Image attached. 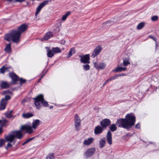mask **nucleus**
I'll return each mask as SVG.
<instances>
[{
    "label": "nucleus",
    "mask_w": 159,
    "mask_h": 159,
    "mask_svg": "<svg viewBox=\"0 0 159 159\" xmlns=\"http://www.w3.org/2000/svg\"><path fill=\"white\" fill-rule=\"evenodd\" d=\"M105 141L103 140H101L99 142L100 148H103L105 145Z\"/></svg>",
    "instance_id": "c9c22d12"
},
{
    "label": "nucleus",
    "mask_w": 159,
    "mask_h": 159,
    "mask_svg": "<svg viewBox=\"0 0 159 159\" xmlns=\"http://www.w3.org/2000/svg\"><path fill=\"white\" fill-rule=\"evenodd\" d=\"M34 138V137H32L30 138H29L27 139L26 141H25V142H24L22 144V145H24L25 144L27 143H28L29 142L31 141Z\"/></svg>",
    "instance_id": "a19ab883"
},
{
    "label": "nucleus",
    "mask_w": 159,
    "mask_h": 159,
    "mask_svg": "<svg viewBox=\"0 0 159 159\" xmlns=\"http://www.w3.org/2000/svg\"><path fill=\"white\" fill-rule=\"evenodd\" d=\"M51 0H46L43 1L41 3L36 9L35 12V15H37L39 13L41 9L44 6L46 5H47L49 2H51Z\"/></svg>",
    "instance_id": "0eeeda50"
},
{
    "label": "nucleus",
    "mask_w": 159,
    "mask_h": 159,
    "mask_svg": "<svg viewBox=\"0 0 159 159\" xmlns=\"http://www.w3.org/2000/svg\"><path fill=\"white\" fill-rule=\"evenodd\" d=\"M107 83V82H106V81L105 83L103 84V86H104Z\"/></svg>",
    "instance_id": "6e6d98bb"
},
{
    "label": "nucleus",
    "mask_w": 159,
    "mask_h": 159,
    "mask_svg": "<svg viewBox=\"0 0 159 159\" xmlns=\"http://www.w3.org/2000/svg\"><path fill=\"white\" fill-rule=\"evenodd\" d=\"M0 85L2 89H4L8 88L10 87V84L6 82L2 81L0 83Z\"/></svg>",
    "instance_id": "5701e85b"
},
{
    "label": "nucleus",
    "mask_w": 159,
    "mask_h": 159,
    "mask_svg": "<svg viewBox=\"0 0 159 159\" xmlns=\"http://www.w3.org/2000/svg\"><path fill=\"white\" fill-rule=\"evenodd\" d=\"M2 132V128L1 127H0V134Z\"/></svg>",
    "instance_id": "864d4df0"
},
{
    "label": "nucleus",
    "mask_w": 159,
    "mask_h": 159,
    "mask_svg": "<svg viewBox=\"0 0 159 159\" xmlns=\"http://www.w3.org/2000/svg\"><path fill=\"white\" fill-rule=\"evenodd\" d=\"M103 128L99 125L95 127L94 129V133L96 135L101 134L103 131Z\"/></svg>",
    "instance_id": "f8f14e48"
},
{
    "label": "nucleus",
    "mask_w": 159,
    "mask_h": 159,
    "mask_svg": "<svg viewBox=\"0 0 159 159\" xmlns=\"http://www.w3.org/2000/svg\"><path fill=\"white\" fill-rule=\"evenodd\" d=\"M111 80H115L116 78V75H115V76H114V77H111Z\"/></svg>",
    "instance_id": "3c124183"
},
{
    "label": "nucleus",
    "mask_w": 159,
    "mask_h": 159,
    "mask_svg": "<svg viewBox=\"0 0 159 159\" xmlns=\"http://www.w3.org/2000/svg\"><path fill=\"white\" fill-rule=\"evenodd\" d=\"M9 76L12 80V84H16V82L18 81L19 78L18 76L13 72L9 73Z\"/></svg>",
    "instance_id": "ddd939ff"
},
{
    "label": "nucleus",
    "mask_w": 159,
    "mask_h": 159,
    "mask_svg": "<svg viewBox=\"0 0 159 159\" xmlns=\"http://www.w3.org/2000/svg\"><path fill=\"white\" fill-rule=\"evenodd\" d=\"M116 77H118V76H121L120 74H118V75H116Z\"/></svg>",
    "instance_id": "4d7b16f0"
},
{
    "label": "nucleus",
    "mask_w": 159,
    "mask_h": 159,
    "mask_svg": "<svg viewBox=\"0 0 159 159\" xmlns=\"http://www.w3.org/2000/svg\"><path fill=\"white\" fill-rule=\"evenodd\" d=\"M135 122V117L132 114H128L125 118L118 119L116 124L118 127L128 129L134 125Z\"/></svg>",
    "instance_id": "f257e3e1"
},
{
    "label": "nucleus",
    "mask_w": 159,
    "mask_h": 159,
    "mask_svg": "<svg viewBox=\"0 0 159 159\" xmlns=\"http://www.w3.org/2000/svg\"><path fill=\"white\" fill-rule=\"evenodd\" d=\"M74 122L75 129L77 131H78L80 129L81 124L80 119L77 114L75 115Z\"/></svg>",
    "instance_id": "39448f33"
},
{
    "label": "nucleus",
    "mask_w": 159,
    "mask_h": 159,
    "mask_svg": "<svg viewBox=\"0 0 159 159\" xmlns=\"http://www.w3.org/2000/svg\"><path fill=\"white\" fill-rule=\"evenodd\" d=\"M40 121L39 120L37 119L34 120L32 124V126L33 129H36L40 125Z\"/></svg>",
    "instance_id": "6ab92c4d"
},
{
    "label": "nucleus",
    "mask_w": 159,
    "mask_h": 159,
    "mask_svg": "<svg viewBox=\"0 0 159 159\" xmlns=\"http://www.w3.org/2000/svg\"><path fill=\"white\" fill-rule=\"evenodd\" d=\"M149 37L150 38L152 39L154 41H155L156 42V38L154 37H153V36H152V35H150L149 36Z\"/></svg>",
    "instance_id": "de8ad7c7"
},
{
    "label": "nucleus",
    "mask_w": 159,
    "mask_h": 159,
    "mask_svg": "<svg viewBox=\"0 0 159 159\" xmlns=\"http://www.w3.org/2000/svg\"><path fill=\"white\" fill-rule=\"evenodd\" d=\"M157 44H156V46L157 47Z\"/></svg>",
    "instance_id": "052dcab7"
},
{
    "label": "nucleus",
    "mask_w": 159,
    "mask_h": 159,
    "mask_svg": "<svg viewBox=\"0 0 159 159\" xmlns=\"http://www.w3.org/2000/svg\"><path fill=\"white\" fill-rule=\"evenodd\" d=\"M106 82H108L111 81V78H110L109 79L107 80H106Z\"/></svg>",
    "instance_id": "8fccbe9b"
},
{
    "label": "nucleus",
    "mask_w": 159,
    "mask_h": 159,
    "mask_svg": "<svg viewBox=\"0 0 159 159\" xmlns=\"http://www.w3.org/2000/svg\"><path fill=\"white\" fill-rule=\"evenodd\" d=\"M95 152V149L92 148L89 149L84 154V156L86 158H88L91 157L94 154Z\"/></svg>",
    "instance_id": "6e6552de"
},
{
    "label": "nucleus",
    "mask_w": 159,
    "mask_h": 159,
    "mask_svg": "<svg viewBox=\"0 0 159 159\" xmlns=\"http://www.w3.org/2000/svg\"><path fill=\"white\" fill-rule=\"evenodd\" d=\"M52 50L53 53L54 54L61 52V50L58 47L55 48L53 47L52 48Z\"/></svg>",
    "instance_id": "c756f323"
},
{
    "label": "nucleus",
    "mask_w": 159,
    "mask_h": 159,
    "mask_svg": "<svg viewBox=\"0 0 159 159\" xmlns=\"http://www.w3.org/2000/svg\"><path fill=\"white\" fill-rule=\"evenodd\" d=\"M27 28L28 25L25 24H23L18 27L17 30L21 34V33L24 32L27 29Z\"/></svg>",
    "instance_id": "4468645a"
},
{
    "label": "nucleus",
    "mask_w": 159,
    "mask_h": 159,
    "mask_svg": "<svg viewBox=\"0 0 159 159\" xmlns=\"http://www.w3.org/2000/svg\"><path fill=\"white\" fill-rule=\"evenodd\" d=\"M53 108V106H50L49 107V108L50 109H52Z\"/></svg>",
    "instance_id": "13d9d810"
},
{
    "label": "nucleus",
    "mask_w": 159,
    "mask_h": 159,
    "mask_svg": "<svg viewBox=\"0 0 159 159\" xmlns=\"http://www.w3.org/2000/svg\"><path fill=\"white\" fill-rule=\"evenodd\" d=\"M20 33L18 30H12L10 33L6 34L4 39L8 41L11 40L14 42L17 43L20 41Z\"/></svg>",
    "instance_id": "f03ea898"
},
{
    "label": "nucleus",
    "mask_w": 159,
    "mask_h": 159,
    "mask_svg": "<svg viewBox=\"0 0 159 159\" xmlns=\"http://www.w3.org/2000/svg\"><path fill=\"white\" fill-rule=\"evenodd\" d=\"M111 123L110 120L108 119H104L100 122V125L103 128H106Z\"/></svg>",
    "instance_id": "9b49d317"
},
{
    "label": "nucleus",
    "mask_w": 159,
    "mask_h": 159,
    "mask_svg": "<svg viewBox=\"0 0 159 159\" xmlns=\"http://www.w3.org/2000/svg\"><path fill=\"white\" fill-rule=\"evenodd\" d=\"M83 69L85 70H89L90 67L89 65L88 64L83 65Z\"/></svg>",
    "instance_id": "e433bc0d"
},
{
    "label": "nucleus",
    "mask_w": 159,
    "mask_h": 159,
    "mask_svg": "<svg viewBox=\"0 0 159 159\" xmlns=\"http://www.w3.org/2000/svg\"><path fill=\"white\" fill-rule=\"evenodd\" d=\"M123 65L124 66H126L130 64L129 61V57L125 58L123 59Z\"/></svg>",
    "instance_id": "393cba45"
},
{
    "label": "nucleus",
    "mask_w": 159,
    "mask_h": 159,
    "mask_svg": "<svg viewBox=\"0 0 159 159\" xmlns=\"http://www.w3.org/2000/svg\"><path fill=\"white\" fill-rule=\"evenodd\" d=\"M25 0H16V1L18 2H21Z\"/></svg>",
    "instance_id": "603ef678"
},
{
    "label": "nucleus",
    "mask_w": 159,
    "mask_h": 159,
    "mask_svg": "<svg viewBox=\"0 0 159 159\" xmlns=\"http://www.w3.org/2000/svg\"><path fill=\"white\" fill-rule=\"evenodd\" d=\"M109 128L111 131L114 132L116 130L117 127L115 124H112L110 125Z\"/></svg>",
    "instance_id": "2f4dec72"
},
{
    "label": "nucleus",
    "mask_w": 159,
    "mask_h": 159,
    "mask_svg": "<svg viewBox=\"0 0 159 159\" xmlns=\"http://www.w3.org/2000/svg\"><path fill=\"white\" fill-rule=\"evenodd\" d=\"M7 68L3 66L0 69V71L1 73H4L7 70Z\"/></svg>",
    "instance_id": "58836bf2"
},
{
    "label": "nucleus",
    "mask_w": 159,
    "mask_h": 159,
    "mask_svg": "<svg viewBox=\"0 0 159 159\" xmlns=\"http://www.w3.org/2000/svg\"><path fill=\"white\" fill-rule=\"evenodd\" d=\"M54 158L53 154L50 153L47 156L46 159H54Z\"/></svg>",
    "instance_id": "4c0bfd02"
},
{
    "label": "nucleus",
    "mask_w": 159,
    "mask_h": 159,
    "mask_svg": "<svg viewBox=\"0 0 159 159\" xmlns=\"http://www.w3.org/2000/svg\"><path fill=\"white\" fill-rule=\"evenodd\" d=\"M106 138L108 143L110 145H111L112 142V134L110 131H108L107 132L106 135Z\"/></svg>",
    "instance_id": "2eb2a0df"
},
{
    "label": "nucleus",
    "mask_w": 159,
    "mask_h": 159,
    "mask_svg": "<svg viewBox=\"0 0 159 159\" xmlns=\"http://www.w3.org/2000/svg\"><path fill=\"white\" fill-rule=\"evenodd\" d=\"M18 81L20 82L21 84L25 83L26 82V80L22 78H19Z\"/></svg>",
    "instance_id": "79ce46f5"
},
{
    "label": "nucleus",
    "mask_w": 159,
    "mask_h": 159,
    "mask_svg": "<svg viewBox=\"0 0 159 159\" xmlns=\"http://www.w3.org/2000/svg\"><path fill=\"white\" fill-rule=\"evenodd\" d=\"M5 51L7 53H10L11 51V44L10 43L7 44L5 48Z\"/></svg>",
    "instance_id": "a878e982"
},
{
    "label": "nucleus",
    "mask_w": 159,
    "mask_h": 159,
    "mask_svg": "<svg viewBox=\"0 0 159 159\" xmlns=\"http://www.w3.org/2000/svg\"><path fill=\"white\" fill-rule=\"evenodd\" d=\"M144 25V24L143 22H141L139 23L137 27V28L138 30H140L142 29Z\"/></svg>",
    "instance_id": "f704fd0d"
},
{
    "label": "nucleus",
    "mask_w": 159,
    "mask_h": 159,
    "mask_svg": "<svg viewBox=\"0 0 159 159\" xmlns=\"http://www.w3.org/2000/svg\"><path fill=\"white\" fill-rule=\"evenodd\" d=\"M75 53V49L74 48H72L70 50L68 55L67 56V57L68 58L70 57L72 55Z\"/></svg>",
    "instance_id": "cd10ccee"
},
{
    "label": "nucleus",
    "mask_w": 159,
    "mask_h": 159,
    "mask_svg": "<svg viewBox=\"0 0 159 159\" xmlns=\"http://www.w3.org/2000/svg\"><path fill=\"white\" fill-rule=\"evenodd\" d=\"M54 53L52 50H47V55L49 57L51 58L54 56Z\"/></svg>",
    "instance_id": "7c9ffc66"
},
{
    "label": "nucleus",
    "mask_w": 159,
    "mask_h": 159,
    "mask_svg": "<svg viewBox=\"0 0 159 159\" xmlns=\"http://www.w3.org/2000/svg\"><path fill=\"white\" fill-rule=\"evenodd\" d=\"M42 77H43V76H41V78H42Z\"/></svg>",
    "instance_id": "680f3d73"
},
{
    "label": "nucleus",
    "mask_w": 159,
    "mask_h": 159,
    "mask_svg": "<svg viewBox=\"0 0 159 159\" xmlns=\"http://www.w3.org/2000/svg\"><path fill=\"white\" fill-rule=\"evenodd\" d=\"M14 134H13L15 136V138H16L17 139H20L23 137V134L21 131L20 130H18L15 131L14 132Z\"/></svg>",
    "instance_id": "dca6fc26"
},
{
    "label": "nucleus",
    "mask_w": 159,
    "mask_h": 159,
    "mask_svg": "<svg viewBox=\"0 0 159 159\" xmlns=\"http://www.w3.org/2000/svg\"><path fill=\"white\" fill-rule=\"evenodd\" d=\"M53 34L52 32H49L46 34L44 37L42 39V40H47L52 37Z\"/></svg>",
    "instance_id": "aec40b11"
},
{
    "label": "nucleus",
    "mask_w": 159,
    "mask_h": 159,
    "mask_svg": "<svg viewBox=\"0 0 159 159\" xmlns=\"http://www.w3.org/2000/svg\"><path fill=\"white\" fill-rule=\"evenodd\" d=\"M93 141L94 139L93 138H89L84 141L83 144L86 145H89L91 144Z\"/></svg>",
    "instance_id": "412c9836"
},
{
    "label": "nucleus",
    "mask_w": 159,
    "mask_h": 159,
    "mask_svg": "<svg viewBox=\"0 0 159 159\" xmlns=\"http://www.w3.org/2000/svg\"><path fill=\"white\" fill-rule=\"evenodd\" d=\"M7 103V101L2 99L0 103V110H3L5 108Z\"/></svg>",
    "instance_id": "f3484780"
},
{
    "label": "nucleus",
    "mask_w": 159,
    "mask_h": 159,
    "mask_svg": "<svg viewBox=\"0 0 159 159\" xmlns=\"http://www.w3.org/2000/svg\"><path fill=\"white\" fill-rule=\"evenodd\" d=\"M126 70V68L123 67H118L116 68L113 71L115 72H121L124 71Z\"/></svg>",
    "instance_id": "b1692460"
},
{
    "label": "nucleus",
    "mask_w": 159,
    "mask_h": 159,
    "mask_svg": "<svg viewBox=\"0 0 159 159\" xmlns=\"http://www.w3.org/2000/svg\"><path fill=\"white\" fill-rule=\"evenodd\" d=\"M12 147V145L10 143H8L7 145V146L6 147V149H7L8 148L11 147Z\"/></svg>",
    "instance_id": "a18cd8bd"
},
{
    "label": "nucleus",
    "mask_w": 159,
    "mask_h": 159,
    "mask_svg": "<svg viewBox=\"0 0 159 159\" xmlns=\"http://www.w3.org/2000/svg\"><path fill=\"white\" fill-rule=\"evenodd\" d=\"M102 49V48L101 46H98L94 49L91 57L93 58H95L100 54Z\"/></svg>",
    "instance_id": "9d476101"
},
{
    "label": "nucleus",
    "mask_w": 159,
    "mask_h": 159,
    "mask_svg": "<svg viewBox=\"0 0 159 159\" xmlns=\"http://www.w3.org/2000/svg\"><path fill=\"white\" fill-rule=\"evenodd\" d=\"M11 98V97L10 96L8 95H6L5 98H2V99H4V100L6 101H7V100H9Z\"/></svg>",
    "instance_id": "c03bdc74"
},
{
    "label": "nucleus",
    "mask_w": 159,
    "mask_h": 159,
    "mask_svg": "<svg viewBox=\"0 0 159 159\" xmlns=\"http://www.w3.org/2000/svg\"><path fill=\"white\" fill-rule=\"evenodd\" d=\"M33 99L35 101L34 104L36 107L38 109L41 108V104L45 107H48L49 106L48 102L44 99L43 95L42 94H39L36 97L33 98Z\"/></svg>",
    "instance_id": "7ed1b4c3"
},
{
    "label": "nucleus",
    "mask_w": 159,
    "mask_h": 159,
    "mask_svg": "<svg viewBox=\"0 0 159 159\" xmlns=\"http://www.w3.org/2000/svg\"><path fill=\"white\" fill-rule=\"evenodd\" d=\"M79 57L81 58L80 61L81 62L84 63H90L89 61V54H86L84 56L80 55Z\"/></svg>",
    "instance_id": "1a4fd4ad"
},
{
    "label": "nucleus",
    "mask_w": 159,
    "mask_h": 159,
    "mask_svg": "<svg viewBox=\"0 0 159 159\" xmlns=\"http://www.w3.org/2000/svg\"><path fill=\"white\" fill-rule=\"evenodd\" d=\"M8 1H10V2H11L12 1V0H7Z\"/></svg>",
    "instance_id": "bf43d9fd"
},
{
    "label": "nucleus",
    "mask_w": 159,
    "mask_h": 159,
    "mask_svg": "<svg viewBox=\"0 0 159 159\" xmlns=\"http://www.w3.org/2000/svg\"><path fill=\"white\" fill-rule=\"evenodd\" d=\"M7 122L8 121L5 119L0 120V125H1L0 127L2 128V127L5 126Z\"/></svg>",
    "instance_id": "72a5a7b5"
},
{
    "label": "nucleus",
    "mask_w": 159,
    "mask_h": 159,
    "mask_svg": "<svg viewBox=\"0 0 159 159\" xmlns=\"http://www.w3.org/2000/svg\"><path fill=\"white\" fill-rule=\"evenodd\" d=\"M34 129L31 125L29 124H25L22 125L20 129L22 131L25 130V132L29 134H31L34 132Z\"/></svg>",
    "instance_id": "20e7f679"
},
{
    "label": "nucleus",
    "mask_w": 159,
    "mask_h": 159,
    "mask_svg": "<svg viewBox=\"0 0 159 159\" xmlns=\"http://www.w3.org/2000/svg\"><path fill=\"white\" fill-rule=\"evenodd\" d=\"M15 139V136L13 134H10L5 137L6 141L11 143Z\"/></svg>",
    "instance_id": "a211bd4d"
},
{
    "label": "nucleus",
    "mask_w": 159,
    "mask_h": 159,
    "mask_svg": "<svg viewBox=\"0 0 159 159\" xmlns=\"http://www.w3.org/2000/svg\"><path fill=\"white\" fill-rule=\"evenodd\" d=\"M4 93L5 94H11L12 93V92H11L9 90H7L6 91H5L4 92Z\"/></svg>",
    "instance_id": "49530a36"
},
{
    "label": "nucleus",
    "mask_w": 159,
    "mask_h": 159,
    "mask_svg": "<svg viewBox=\"0 0 159 159\" xmlns=\"http://www.w3.org/2000/svg\"><path fill=\"white\" fill-rule=\"evenodd\" d=\"M114 22H115V21L114 19H111L110 20L107 21L106 22L104 23V24H106L107 26H108L113 24Z\"/></svg>",
    "instance_id": "c85d7f7f"
},
{
    "label": "nucleus",
    "mask_w": 159,
    "mask_h": 159,
    "mask_svg": "<svg viewBox=\"0 0 159 159\" xmlns=\"http://www.w3.org/2000/svg\"><path fill=\"white\" fill-rule=\"evenodd\" d=\"M6 141V140L2 139H1L0 140V148L2 147V146L5 144Z\"/></svg>",
    "instance_id": "37998d69"
},
{
    "label": "nucleus",
    "mask_w": 159,
    "mask_h": 159,
    "mask_svg": "<svg viewBox=\"0 0 159 159\" xmlns=\"http://www.w3.org/2000/svg\"><path fill=\"white\" fill-rule=\"evenodd\" d=\"M70 14V12L68 11L62 17L61 20L64 21L66 20L67 17Z\"/></svg>",
    "instance_id": "473e14b6"
},
{
    "label": "nucleus",
    "mask_w": 159,
    "mask_h": 159,
    "mask_svg": "<svg viewBox=\"0 0 159 159\" xmlns=\"http://www.w3.org/2000/svg\"><path fill=\"white\" fill-rule=\"evenodd\" d=\"M120 75H121V76H125L126 75L125 74H124V73L120 74Z\"/></svg>",
    "instance_id": "5fc2aeb1"
},
{
    "label": "nucleus",
    "mask_w": 159,
    "mask_h": 159,
    "mask_svg": "<svg viewBox=\"0 0 159 159\" xmlns=\"http://www.w3.org/2000/svg\"><path fill=\"white\" fill-rule=\"evenodd\" d=\"M94 67L98 70L104 69L106 67V63L103 62H93Z\"/></svg>",
    "instance_id": "423d86ee"
},
{
    "label": "nucleus",
    "mask_w": 159,
    "mask_h": 159,
    "mask_svg": "<svg viewBox=\"0 0 159 159\" xmlns=\"http://www.w3.org/2000/svg\"><path fill=\"white\" fill-rule=\"evenodd\" d=\"M33 114L30 113H25L22 114V116L25 118H28L32 117Z\"/></svg>",
    "instance_id": "bb28decb"
},
{
    "label": "nucleus",
    "mask_w": 159,
    "mask_h": 159,
    "mask_svg": "<svg viewBox=\"0 0 159 159\" xmlns=\"http://www.w3.org/2000/svg\"><path fill=\"white\" fill-rule=\"evenodd\" d=\"M13 111L12 110H11L9 111H8L7 112L5 113V116L7 118H14L16 117L15 116L13 115L12 114V113Z\"/></svg>",
    "instance_id": "4be33fe9"
},
{
    "label": "nucleus",
    "mask_w": 159,
    "mask_h": 159,
    "mask_svg": "<svg viewBox=\"0 0 159 159\" xmlns=\"http://www.w3.org/2000/svg\"><path fill=\"white\" fill-rule=\"evenodd\" d=\"M140 125L139 123H137L135 125V127L137 129H139L140 128Z\"/></svg>",
    "instance_id": "09e8293b"
},
{
    "label": "nucleus",
    "mask_w": 159,
    "mask_h": 159,
    "mask_svg": "<svg viewBox=\"0 0 159 159\" xmlns=\"http://www.w3.org/2000/svg\"><path fill=\"white\" fill-rule=\"evenodd\" d=\"M158 17L157 16H154L151 17V20L153 21H155L158 20Z\"/></svg>",
    "instance_id": "ea45409f"
}]
</instances>
